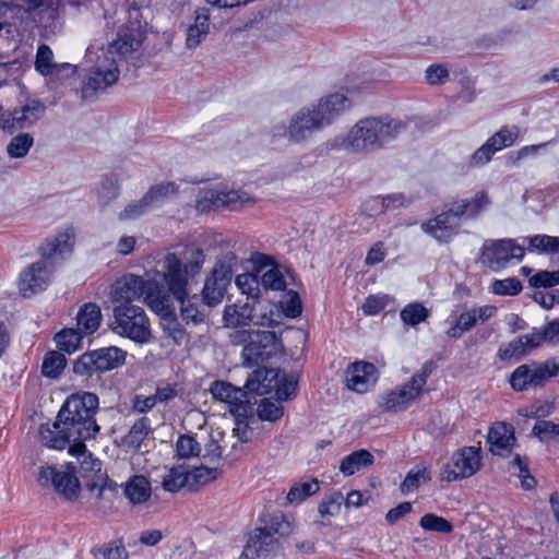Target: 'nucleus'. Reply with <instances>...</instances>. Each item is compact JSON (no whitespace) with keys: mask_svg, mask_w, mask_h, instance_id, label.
I'll return each mask as SVG.
<instances>
[{"mask_svg":"<svg viewBox=\"0 0 559 559\" xmlns=\"http://www.w3.org/2000/svg\"><path fill=\"white\" fill-rule=\"evenodd\" d=\"M83 335L79 329H63L56 334L55 341L60 350L71 354L80 347Z\"/></svg>","mask_w":559,"mask_h":559,"instance_id":"43","label":"nucleus"},{"mask_svg":"<svg viewBox=\"0 0 559 559\" xmlns=\"http://www.w3.org/2000/svg\"><path fill=\"white\" fill-rule=\"evenodd\" d=\"M531 333L534 338L537 337V340L534 341L536 347L544 342L559 343V319L548 322L543 329H533Z\"/></svg>","mask_w":559,"mask_h":559,"instance_id":"52","label":"nucleus"},{"mask_svg":"<svg viewBox=\"0 0 559 559\" xmlns=\"http://www.w3.org/2000/svg\"><path fill=\"white\" fill-rule=\"evenodd\" d=\"M481 450L479 447H463L456 450L448 464L440 472L443 481H455L469 478L483 466Z\"/></svg>","mask_w":559,"mask_h":559,"instance_id":"10","label":"nucleus"},{"mask_svg":"<svg viewBox=\"0 0 559 559\" xmlns=\"http://www.w3.org/2000/svg\"><path fill=\"white\" fill-rule=\"evenodd\" d=\"M502 150L497 143V139L492 135L471 156L468 165L471 167H479L486 165L492 157V155Z\"/></svg>","mask_w":559,"mask_h":559,"instance_id":"45","label":"nucleus"},{"mask_svg":"<svg viewBox=\"0 0 559 559\" xmlns=\"http://www.w3.org/2000/svg\"><path fill=\"white\" fill-rule=\"evenodd\" d=\"M145 301L148 307L156 312L164 321L178 325L174 296L165 292L157 283L150 282L147 285Z\"/></svg>","mask_w":559,"mask_h":559,"instance_id":"21","label":"nucleus"},{"mask_svg":"<svg viewBox=\"0 0 559 559\" xmlns=\"http://www.w3.org/2000/svg\"><path fill=\"white\" fill-rule=\"evenodd\" d=\"M17 109L24 116L28 128L38 121L46 111L45 105L39 100H31L25 106Z\"/></svg>","mask_w":559,"mask_h":559,"instance_id":"58","label":"nucleus"},{"mask_svg":"<svg viewBox=\"0 0 559 559\" xmlns=\"http://www.w3.org/2000/svg\"><path fill=\"white\" fill-rule=\"evenodd\" d=\"M151 431L150 419L141 417L132 425L123 442L129 448L139 449Z\"/></svg>","mask_w":559,"mask_h":559,"instance_id":"40","label":"nucleus"},{"mask_svg":"<svg viewBox=\"0 0 559 559\" xmlns=\"http://www.w3.org/2000/svg\"><path fill=\"white\" fill-rule=\"evenodd\" d=\"M274 389L278 400H287L297 389V380L294 377L276 379L274 381Z\"/></svg>","mask_w":559,"mask_h":559,"instance_id":"63","label":"nucleus"},{"mask_svg":"<svg viewBox=\"0 0 559 559\" xmlns=\"http://www.w3.org/2000/svg\"><path fill=\"white\" fill-rule=\"evenodd\" d=\"M525 250L513 239L487 240L481 248V261L492 271H500L510 261H521Z\"/></svg>","mask_w":559,"mask_h":559,"instance_id":"11","label":"nucleus"},{"mask_svg":"<svg viewBox=\"0 0 559 559\" xmlns=\"http://www.w3.org/2000/svg\"><path fill=\"white\" fill-rule=\"evenodd\" d=\"M516 442L514 427L504 421L495 423L488 431L487 443L493 455L507 457Z\"/></svg>","mask_w":559,"mask_h":559,"instance_id":"22","label":"nucleus"},{"mask_svg":"<svg viewBox=\"0 0 559 559\" xmlns=\"http://www.w3.org/2000/svg\"><path fill=\"white\" fill-rule=\"evenodd\" d=\"M259 274L243 273L236 277V285L242 294L247 295L248 299L258 298L260 296V280Z\"/></svg>","mask_w":559,"mask_h":559,"instance_id":"53","label":"nucleus"},{"mask_svg":"<svg viewBox=\"0 0 559 559\" xmlns=\"http://www.w3.org/2000/svg\"><path fill=\"white\" fill-rule=\"evenodd\" d=\"M98 396L91 392L70 395L60 408L55 423L43 424L40 441L45 447L62 450L70 442L76 443L95 438L99 431L95 414Z\"/></svg>","mask_w":559,"mask_h":559,"instance_id":"1","label":"nucleus"},{"mask_svg":"<svg viewBox=\"0 0 559 559\" xmlns=\"http://www.w3.org/2000/svg\"><path fill=\"white\" fill-rule=\"evenodd\" d=\"M377 369L373 364L356 361L346 371L347 388L357 393H365L377 382Z\"/></svg>","mask_w":559,"mask_h":559,"instance_id":"23","label":"nucleus"},{"mask_svg":"<svg viewBox=\"0 0 559 559\" xmlns=\"http://www.w3.org/2000/svg\"><path fill=\"white\" fill-rule=\"evenodd\" d=\"M33 144L34 138L29 133H20L7 145V153L11 158H22L27 155Z\"/></svg>","mask_w":559,"mask_h":559,"instance_id":"46","label":"nucleus"},{"mask_svg":"<svg viewBox=\"0 0 559 559\" xmlns=\"http://www.w3.org/2000/svg\"><path fill=\"white\" fill-rule=\"evenodd\" d=\"M102 322L99 306L93 302L83 305L76 314L78 329L85 335L97 331Z\"/></svg>","mask_w":559,"mask_h":559,"instance_id":"33","label":"nucleus"},{"mask_svg":"<svg viewBox=\"0 0 559 559\" xmlns=\"http://www.w3.org/2000/svg\"><path fill=\"white\" fill-rule=\"evenodd\" d=\"M217 468L195 467L189 472V487L205 485L217 477Z\"/></svg>","mask_w":559,"mask_h":559,"instance_id":"60","label":"nucleus"},{"mask_svg":"<svg viewBox=\"0 0 559 559\" xmlns=\"http://www.w3.org/2000/svg\"><path fill=\"white\" fill-rule=\"evenodd\" d=\"M150 282L144 281L141 276L129 274L115 282L111 287V299L117 305L132 304L146 296L147 285Z\"/></svg>","mask_w":559,"mask_h":559,"instance_id":"20","label":"nucleus"},{"mask_svg":"<svg viewBox=\"0 0 559 559\" xmlns=\"http://www.w3.org/2000/svg\"><path fill=\"white\" fill-rule=\"evenodd\" d=\"M276 539L270 531L257 528L249 537L242 554L249 559L265 556L274 549Z\"/></svg>","mask_w":559,"mask_h":559,"instance_id":"28","label":"nucleus"},{"mask_svg":"<svg viewBox=\"0 0 559 559\" xmlns=\"http://www.w3.org/2000/svg\"><path fill=\"white\" fill-rule=\"evenodd\" d=\"M533 433L540 440L555 439L559 437V424L549 420H540L533 427Z\"/></svg>","mask_w":559,"mask_h":559,"instance_id":"62","label":"nucleus"},{"mask_svg":"<svg viewBox=\"0 0 559 559\" xmlns=\"http://www.w3.org/2000/svg\"><path fill=\"white\" fill-rule=\"evenodd\" d=\"M490 203L487 192L478 191L473 198L462 199L452 204L462 219V217L476 218Z\"/></svg>","mask_w":559,"mask_h":559,"instance_id":"31","label":"nucleus"},{"mask_svg":"<svg viewBox=\"0 0 559 559\" xmlns=\"http://www.w3.org/2000/svg\"><path fill=\"white\" fill-rule=\"evenodd\" d=\"M176 300L180 302L181 318L186 323H193L197 325L205 321L206 312L204 307L199 304L197 295H193L192 297L186 296Z\"/></svg>","mask_w":559,"mask_h":559,"instance_id":"37","label":"nucleus"},{"mask_svg":"<svg viewBox=\"0 0 559 559\" xmlns=\"http://www.w3.org/2000/svg\"><path fill=\"white\" fill-rule=\"evenodd\" d=\"M260 285L265 289L282 290L285 289L286 283L282 272L276 266H271L266 271L260 269L258 271Z\"/></svg>","mask_w":559,"mask_h":559,"instance_id":"48","label":"nucleus"},{"mask_svg":"<svg viewBox=\"0 0 559 559\" xmlns=\"http://www.w3.org/2000/svg\"><path fill=\"white\" fill-rule=\"evenodd\" d=\"M69 452L78 457L80 463L79 473L85 479V483L97 478L98 474H105L102 472V462L86 451L84 441L72 444Z\"/></svg>","mask_w":559,"mask_h":559,"instance_id":"26","label":"nucleus"},{"mask_svg":"<svg viewBox=\"0 0 559 559\" xmlns=\"http://www.w3.org/2000/svg\"><path fill=\"white\" fill-rule=\"evenodd\" d=\"M528 283L535 288H549L559 285V270L552 272L539 271L530 277Z\"/></svg>","mask_w":559,"mask_h":559,"instance_id":"59","label":"nucleus"},{"mask_svg":"<svg viewBox=\"0 0 559 559\" xmlns=\"http://www.w3.org/2000/svg\"><path fill=\"white\" fill-rule=\"evenodd\" d=\"M112 331L135 343H148L152 338L150 320L145 310L134 304L116 305L114 307Z\"/></svg>","mask_w":559,"mask_h":559,"instance_id":"5","label":"nucleus"},{"mask_svg":"<svg viewBox=\"0 0 559 559\" xmlns=\"http://www.w3.org/2000/svg\"><path fill=\"white\" fill-rule=\"evenodd\" d=\"M490 289L499 296H515L521 293L522 284L515 277L495 280L490 285Z\"/></svg>","mask_w":559,"mask_h":559,"instance_id":"55","label":"nucleus"},{"mask_svg":"<svg viewBox=\"0 0 559 559\" xmlns=\"http://www.w3.org/2000/svg\"><path fill=\"white\" fill-rule=\"evenodd\" d=\"M277 377L278 372L275 369H257L249 374L245 388L248 393L262 396L274 389Z\"/></svg>","mask_w":559,"mask_h":559,"instance_id":"29","label":"nucleus"},{"mask_svg":"<svg viewBox=\"0 0 559 559\" xmlns=\"http://www.w3.org/2000/svg\"><path fill=\"white\" fill-rule=\"evenodd\" d=\"M461 218L453 204L451 207L435 218L423 223L421 228L439 241H449L457 231Z\"/></svg>","mask_w":559,"mask_h":559,"instance_id":"19","label":"nucleus"},{"mask_svg":"<svg viewBox=\"0 0 559 559\" xmlns=\"http://www.w3.org/2000/svg\"><path fill=\"white\" fill-rule=\"evenodd\" d=\"M74 237V229L68 227L55 237L47 239L39 248L43 260L32 263L21 273L20 292L24 297H31L46 289L51 281L53 270L51 261L58 255L63 257L71 252Z\"/></svg>","mask_w":559,"mask_h":559,"instance_id":"3","label":"nucleus"},{"mask_svg":"<svg viewBox=\"0 0 559 559\" xmlns=\"http://www.w3.org/2000/svg\"><path fill=\"white\" fill-rule=\"evenodd\" d=\"M178 193V186L174 182H160L152 186L144 194L151 207L164 203Z\"/></svg>","mask_w":559,"mask_h":559,"instance_id":"39","label":"nucleus"},{"mask_svg":"<svg viewBox=\"0 0 559 559\" xmlns=\"http://www.w3.org/2000/svg\"><path fill=\"white\" fill-rule=\"evenodd\" d=\"M38 481L41 486H52L67 500H75L80 492L78 477L70 471H59L53 466L43 467Z\"/></svg>","mask_w":559,"mask_h":559,"instance_id":"16","label":"nucleus"},{"mask_svg":"<svg viewBox=\"0 0 559 559\" xmlns=\"http://www.w3.org/2000/svg\"><path fill=\"white\" fill-rule=\"evenodd\" d=\"M96 559H127L128 551L121 540L109 542L94 550Z\"/></svg>","mask_w":559,"mask_h":559,"instance_id":"51","label":"nucleus"},{"mask_svg":"<svg viewBox=\"0 0 559 559\" xmlns=\"http://www.w3.org/2000/svg\"><path fill=\"white\" fill-rule=\"evenodd\" d=\"M210 13L207 9L201 8L195 11L194 24L190 25L187 33V46L195 48L207 35L210 28Z\"/></svg>","mask_w":559,"mask_h":559,"instance_id":"36","label":"nucleus"},{"mask_svg":"<svg viewBox=\"0 0 559 559\" xmlns=\"http://www.w3.org/2000/svg\"><path fill=\"white\" fill-rule=\"evenodd\" d=\"M559 374V357L543 362L531 361L516 367L510 374L509 383L515 392L543 388L550 379Z\"/></svg>","mask_w":559,"mask_h":559,"instance_id":"6","label":"nucleus"},{"mask_svg":"<svg viewBox=\"0 0 559 559\" xmlns=\"http://www.w3.org/2000/svg\"><path fill=\"white\" fill-rule=\"evenodd\" d=\"M283 352V345L273 331H252L249 344L245 346L243 354L257 364L269 360Z\"/></svg>","mask_w":559,"mask_h":559,"instance_id":"15","label":"nucleus"},{"mask_svg":"<svg viewBox=\"0 0 559 559\" xmlns=\"http://www.w3.org/2000/svg\"><path fill=\"white\" fill-rule=\"evenodd\" d=\"M428 372L412 377L411 381L397 390H393L382 395L378 402L379 408L383 413H397L406 409L409 404L416 400L427 382Z\"/></svg>","mask_w":559,"mask_h":559,"instance_id":"13","label":"nucleus"},{"mask_svg":"<svg viewBox=\"0 0 559 559\" xmlns=\"http://www.w3.org/2000/svg\"><path fill=\"white\" fill-rule=\"evenodd\" d=\"M98 199L102 205H107L119 195V186L116 180L105 179L98 190Z\"/></svg>","mask_w":559,"mask_h":559,"instance_id":"64","label":"nucleus"},{"mask_svg":"<svg viewBox=\"0 0 559 559\" xmlns=\"http://www.w3.org/2000/svg\"><path fill=\"white\" fill-rule=\"evenodd\" d=\"M124 496L130 503L138 506L147 502L152 495L150 480L143 475H134L124 485Z\"/></svg>","mask_w":559,"mask_h":559,"instance_id":"32","label":"nucleus"},{"mask_svg":"<svg viewBox=\"0 0 559 559\" xmlns=\"http://www.w3.org/2000/svg\"><path fill=\"white\" fill-rule=\"evenodd\" d=\"M430 479V471L427 467L415 466L408 471L406 477L400 485V490L402 493H408L409 491L416 490Z\"/></svg>","mask_w":559,"mask_h":559,"instance_id":"41","label":"nucleus"},{"mask_svg":"<svg viewBox=\"0 0 559 559\" xmlns=\"http://www.w3.org/2000/svg\"><path fill=\"white\" fill-rule=\"evenodd\" d=\"M152 207L150 206L146 198L143 195L142 199L130 202L119 213L118 217L120 221H133L145 214Z\"/></svg>","mask_w":559,"mask_h":559,"instance_id":"56","label":"nucleus"},{"mask_svg":"<svg viewBox=\"0 0 559 559\" xmlns=\"http://www.w3.org/2000/svg\"><path fill=\"white\" fill-rule=\"evenodd\" d=\"M374 462L373 455L365 449H360L346 455L340 464V471L345 476H352L362 468L371 466Z\"/></svg>","mask_w":559,"mask_h":559,"instance_id":"35","label":"nucleus"},{"mask_svg":"<svg viewBox=\"0 0 559 559\" xmlns=\"http://www.w3.org/2000/svg\"><path fill=\"white\" fill-rule=\"evenodd\" d=\"M67 365V359L59 352H48L43 360L41 372L45 377L56 379Z\"/></svg>","mask_w":559,"mask_h":559,"instance_id":"44","label":"nucleus"},{"mask_svg":"<svg viewBox=\"0 0 559 559\" xmlns=\"http://www.w3.org/2000/svg\"><path fill=\"white\" fill-rule=\"evenodd\" d=\"M35 70L44 76L58 75L62 70H70L69 63L58 64L49 46L40 45L36 52Z\"/></svg>","mask_w":559,"mask_h":559,"instance_id":"34","label":"nucleus"},{"mask_svg":"<svg viewBox=\"0 0 559 559\" xmlns=\"http://www.w3.org/2000/svg\"><path fill=\"white\" fill-rule=\"evenodd\" d=\"M252 203L253 200L245 191L205 189L200 192L197 201V207L201 211L218 207L237 210L238 207Z\"/></svg>","mask_w":559,"mask_h":559,"instance_id":"14","label":"nucleus"},{"mask_svg":"<svg viewBox=\"0 0 559 559\" xmlns=\"http://www.w3.org/2000/svg\"><path fill=\"white\" fill-rule=\"evenodd\" d=\"M406 123L389 116L359 120L348 132L345 147L352 152L374 151L395 140Z\"/></svg>","mask_w":559,"mask_h":559,"instance_id":"4","label":"nucleus"},{"mask_svg":"<svg viewBox=\"0 0 559 559\" xmlns=\"http://www.w3.org/2000/svg\"><path fill=\"white\" fill-rule=\"evenodd\" d=\"M0 128L12 134L17 130L26 129L28 126L24 119V116L20 112L17 108L12 111H2L0 107Z\"/></svg>","mask_w":559,"mask_h":559,"instance_id":"47","label":"nucleus"},{"mask_svg":"<svg viewBox=\"0 0 559 559\" xmlns=\"http://www.w3.org/2000/svg\"><path fill=\"white\" fill-rule=\"evenodd\" d=\"M253 305L246 298L224 308L223 321L226 326L236 329L249 325L253 321Z\"/></svg>","mask_w":559,"mask_h":559,"instance_id":"27","label":"nucleus"},{"mask_svg":"<svg viewBox=\"0 0 559 559\" xmlns=\"http://www.w3.org/2000/svg\"><path fill=\"white\" fill-rule=\"evenodd\" d=\"M235 262L236 257L234 253L217 259L202 289V300L205 306L215 307L223 300L233 277Z\"/></svg>","mask_w":559,"mask_h":559,"instance_id":"9","label":"nucleus"},{"mask_svg":"<svg viewBox=\"0 0 559 559\" xmlns=\"http://www.w3.org/2000/svg\"><path fill=\"white\" fill-rule=\"evenodd\" d=\"M258 415L262 420L276 421L283 416V408L277 403L264 399L258 406Z\"/></svg>","mask_w":559,"mask_h":559,"instance_id":"61","label":"nucleus"},{"mask_svg":"<svg viewBox=\"0 0 559 559\" xmlns=\"http://www.w3.org/2000/svg\"><path fill=\"white\" fill-rule=\"evenodd\" d=\"M14 7L23 11L36 24L44 21L45 15L53 16L57 0H14Z\"/></svg>","mask_w":559,"mask_h":559,"instance_id":"30","label":"nucleus"},{"mask_svg":"<svg viewBox=\"0 0 559 559\" xmlns=\"http://www.w3.org/2000/svg\"><path fill=\"white\" fill-rule=\"evenodd\" d=\"M536 340L537 337L534 338L531 332L515 337L508 343H502L498 348L497 356L502 361L511 359L519 360L532 349L536 348V344L534 342Z\"/></svg>","mask_w":559,"mask_h":559,"instance_id":"25","label":"nucleus"},{"mask_svg":"<svg viewBox=\"0 0 559 559\" xmlns=\"http://www.w3.org/2000/svg\"><path fill=\"white\" fill-rule=\"evenodd\" d=\"M126 352L109 346L81 355L73 364V372L81 377H91L96 372H106L124 364Z\"/></svg>","mask_w":559,"mask_h":559,"instance_id":"8","label":"nucleus"},{"mask_svg":"<svg viewBox=\"0 0 559 559\" xmlns=\"http://www.w3.org/2000/svg\"><path fill=\"white\" fill-rule=\"evenodd\" d=\"M186 485L189 486V471L183 466H176L163 476L162 487L165 491L177 492Z\"/></svg>","mask_w":559,"mask_h":559,"instance_id":"38","label":"nucleus"},{"mask_svg":"<svg viewBox=\"0 0 559 559\" xmlns=\"http://www.w3.org/2000/svg\"><path fill=\"white\" fill-rule=\"evenodd\" d=\"M523 241L528 242V251H537L539 253L559 252V237L548 235H535L533 237L523 238Z\"/></svg>","mask_w":559,"mask_h":559,"instance_id":"42","label":"nucleus"},{"mask_svg":"<svg viewBox=\"0 0 559 559\" xmlns=\"http://www.w3.org/2000/svg\"><path fill=\"white\" fill-rule=\"evenodd\" d=\"M91 501L99 507H110L117 497V484L108 478L106 474H98L97 478L85 483Z\"/></svg>","mask_w":559,"mask_h":559,"instance_id":"24","label":"nucleus"},{"mask_svg":"<svg viewBox=\"0 0 559 559\" xmlns=\"http://www.w3.org/2000/svg\"><path fill=\"white\" fill-rule=\"evenodd\" d=\"M203 262L204 255L200 250L195 252L193 260L188 264H182L175 253L166 254L163 262V275L174 299H180L188 295L189 277H194L201 271Z\"/></svg>","mask_w":559,"mask_h":559,"instance_id":"7","label":"nucleus"},{"mask_svg":"<svg viewBox=\"0 0 559 559\" xmlns=\"http://www.w3.org/2000/svg\"><path fill=\"white\" fill-rule=\"evenodd\" d=\"M419 525L425 531L442 534H450L453 531V525L447 519L438 516L435 513L423 515L419 520Z\"/></svg>","mask_w":559,"mask_h":559,"instance_id":"50","label":"nucleus"},{"mask_svg":"<svg viewBox=\"0 0 559 559\" xmlns=\"http://www.w3.org/2000/svg\"><path fill=\"white\" fill-rule=\"evenodd\" d=\"M350 106L349 98L342 93L321 97L316 104L297 110L284 134L294 143L307 142L313 134L333 123Z\"/></svg>","mask_w":559,"mask_h":559,"instance_id":"2","label":"nucleus"},{"mask_svg":"<svg viewBox=\"0 0 559 559\" xmlns=\"http://www.w3.org/2000/svg\"><path fill=\"white\" fill-rule=\"evenodd\" d=\"M319 488V483L316 479L295 484L287 493V500L289 503H300L306 498L314 495Z\"/></svg>","mask_w":559,"mask_h":559,"instance_id":"49","label":"nucleus"},{"mask_svg":"<svg viewBox=\"0 0 559 559\" xmlns=\"http://www.w3.org/2000/svg\"><path fill=\"white\" fill-rule=\"evenodd\" d=\"M119 69L116 59L104 56L87 73L83 81L82 98L90 99L118 82Z\"/></svg>","mask_w":559,"mask_h":559,"instance_id":"12","label":"nucleus"},{"mask_svg":"<svg viewBox=\"0 0 559 559\" xmlns=\"http://www.w3.org/2000/svg\"><path fill=\"white\" fill-rule=\"evenodd\" d=\"M176 450L179 457L189 459L200 453V445L194 438L183 435L178 438Z\"/></svg>","mask_w":559,"mask_h":559,"instance_id":"57","label":"nucleus"},{"mask_svg":"<svg viewBox=\"0 0 559 559\" xmlns=\"http://www.w3.org/2000/svg\"><path fill=\"white\" fill-rule=\"evenodd\" d=\"M211 393L217 401L229 405V412L237 418H246L251 413L249 400H243L245 393L228 382L215 381Z\"/></svg>","mask_w":559,"mask_h":559,"instance_id":"18","label":"nucleus"},{"mask_svg":"<svg viewBox=\"0 0 559 559\" xmlns=\"http://www.w3.org/2000/svg\"><path fill=\"white\" fill-rule=\"evenodd\" d=\"M428 309L419 302H413L407 305L401 311V319L405 324L416 325L425 321L428 317Z\"/></svg>","mask_w":559,"mask_h":559,"instance_id":"54","label":"nucleus"},{"mask_svg":"<svg viewBox=\"0 0 559 559\" xmlns=\"http://www.w3.org/2000/svg\"><path fill=\"white\" fill-rule=\"evenodd\" d=\"M144 37V32L140 26L133 24L122 26L117 34V38L108 46L104 56H108L110 59H116V56L120 59H127L133 52L140 50Z\"/></svg>","mask_w":559,"mask_h":559,"instance_id":"17","label":"nucleus"}]
</instances>
